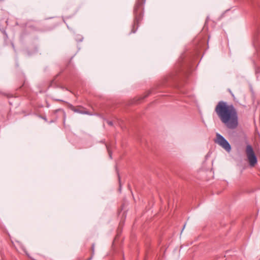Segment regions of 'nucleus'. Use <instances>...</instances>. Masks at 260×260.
<instances>
[{
    "mask_svg": "<svg viewBox=\"0 0 260 260\" xmlns=\"http://www.w3.org/2000/svg\"><path fill=\"white\" fill-rule=\"evenodd\" d=\"M215 111L221 121L229 129H234L238 125L237 110L232 104L220 101L216 106Z\"/></svg>",
    "mask_w": 260,
    "mask_h": 260,
    "instance_id": "nucleus-1",
    "label": "nucleus"
},
{
    "mask_svg": "<svg viewBox=\"0 0 260 260\" xmlns=\"http://www.w3.org/2000/svg\"><path fill=\"white\" fill-rule=\"evenodd\" d=\"M145 3V0H142V2H140V0L137 2L136 5L135 6L134 9V13L135 14V20L134 22V26L137 25V27L136 29H134V28L132 30V32L135 33L137 31L138 27V23L140 21H141L142 19V14L140 12H138V8L141 6L143 4H144Z\"/></svg>",
    "mask_w": 260,
    "mask_h": 260,
    "instance_id": "nucleus-2",
    "label": "nucleus"
},
{
    "mask_svg": "<svg viewBox=\"0 0 260 260\" xmlns=\"http://www.w3.org/2000/svg\"><path fill=\"white\" fill-rule=\"evenodd\" d=\"M245 153L250 167H254L257 162V159L253 148L250 145L246 146Z\"/></svg>",
    "mask_w": 260,
    "mask_h": 260,
    "instance_id": "nucleus-3",
    "label": "nucleus"
},
{
    "mask_svg": "<svg viewBox=\"0 0 260 260\" xmlns=\"http://www.w3.org/2000/svg\"><path fill=\"white\" fill-rule=\"evenodd\" d=\"M215 142L228 152H230L231 151V147L229 143L221 135L219 134H216V140L215 141Z\"/></svg>",
    "mask_w": 260,
    "mask_h": 260,
    "instance_id": "nucleus-4",
    "label": "nucleus"
},
{
    "mask_svg": "<svg viewBox=\"0 0 260 260\" xmlns=\"http://www.w3.org/2000/svg\"><path fill=\"white\" fill-rule=\"evenodd\" d=\"M38 51V48L37 47H35L33 49H26L23 51L24 55L25 56H31L35 54H36Z\"/></svg>",
    "mask_w": 260,
    "mask_h": 260,
    "instance_id": "nucleus-5",
    "label": "nucleus"
},
{
    "mask_svg": "<svg viewBox=\"0 0 260 260\" xmlns=\"http://www.w3.org/2000/svg\"><path fill=\"white\" fill-rule=\"evenodd\" d=\"M72 110L75 111V112H79V113H83V114H88L87 112L85 111H84V110H80L79 109H76L75 108H72Z\"/></svg>",
    "mask_w": 260,
    "mask_h": 260,
    "instance_id": "nucleus-6",
    "label": "nucleus"
},
{
    "mask_svg": "<svg viewBox=\"0 0 260 260\" xmlns=\"http://www.w3.org/2000/svg\"><path fill=\"white\" fill-rule=\"evenodd\" d=\"M83 39V37L80 36H77L76 40L77 42H82Z\"/></svg>",
    "mask_w": 260,
    "mask_h": 260,
    "instance_id": "nucleus-7",
    "label": "nucleus"
},
{
    "mask_svg": "<svg viewBox=\"0 0 260 260\" xmlns=\"http://www.w3.org/2000/svg\"><path fill=\"white\" fill-rule=\"evenodd\" d=\"M256 57L257 59H260V52L258 51H257Z\"/></svg>",
    "mask_w": 260,
    "mask_h": 260,
    "instance_id": "nucleus-8",
    "label": "nucleus"
},
{
    "mask_svg": "<svg viewBox=\"0 0 260 260\" xmlns=\"http://www.w3.org/2000/svg\"><path fill=\"white\" fill-rule=\"evenodd\" d=\"M107 123L109 125L112 126L113 125V122L111 121H107Z\"/></svg>",
    "mask_w": 260,
    "mask_h": 260,
    "instance_id": "nucleus-9",
    "label": "nucleus"
},
{
    "mask_svg": "<svg viewBox=\"0 0 260 260\" xmlns=\"http://www.w3.org/2000/svg\"><path fill=\"white\" fill-rule=\"evenodd\" d=\"M1 31H2L4 34H5V35H6V37H8L7 35V34H6V31H5L4 29H2L1 28Z\"/></svg>",
    "mask_w": 260,
    "mask_h": 260,
    "instance_id": "nucleus-10",
    "label": "nucleus"
},
{
    "mask_svg": "<svg viewBox=\"0 0 260 260\" xmlns=\"http://www.w3.org/2000/svg\"><path fill=\"white\" fill-rule=\"evenodd\" d=\"M150 94V91H148L147 94L145 96V98H146V96H147L149 94Z\"/></svg>",
    "mask_w": 260,
    "mask_h": 260,
    "instance_id": "nucleus-11",
    "label": "nucleus"
},
{
    "mask_svg": "<svg viewBox=\"0 0 260 260\" xmlns=\"http://www.w3.org/2000/svg\"><path fill=\"white\" fill-rule=\"evenodd\" d=\"M256 73H258L259 71H258V69H256L255 70Z\"/></svg>",
    "mask_w": 260,
    "mask_h": 260,
    "instance_id": "nucleus-12",
    "label": "nucleus"
},
{
    "mask_svg": "<svg viewBox=\"0 0 260 260\" xmlns=\"http://www.w3.org/2000/svg\"><path fill=\"white\" fill-rule=\"evenodd\" d=\"M109 155H110V157L111 158V154L110 152H109Z\"/></svg>",
    "mask_w": 260,
    "mask_h": 260,
    "instance_id": "nucleus-13",
    "label": "nucleus"
},
{
    "mask_svg": "<svg viewBox=\"0 0 260 260\" xmlns=\"http://www.w3.org/2000/svg\"><path fill=\"white\" fill-rule=\"evenodd\" d=\"M185 226V224H184V227H183V229H184Z\"/></svg>",
    "mask_w": 260,
    "mask_h": 260,
    "instance_id": "nucleus-14",
    "label": "nucleus"
},
{
    "mask_svg": "<svg viewBox=\"0 0 260 260\" xmlns=\"http://www.w3.org/2000/svg\"><path fill=\"white\" fill-rule=\"evenodd\" d=\"M12 46H13V47L14 48V45H13V44H12Z\"/></svg>",
    "mask_w": 260,
    "mask_h": 260,
    "instance_id": "nucleus-15",
    "label": "nucleus"
}]
</instances>
